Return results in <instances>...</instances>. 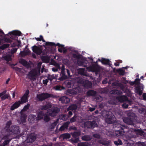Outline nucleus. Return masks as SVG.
Listing matches in <instances>:
<instances>
[{"instance_id": "obj_1", "label": "nucleus", "mask_w": 146, "mask_h": 146, "mask_svg": "<svg viewBox=\"0 0 146 146\" xmlns=\"http://www.w3.org/2000/svg\"><path fill=\"white\" fill-rule=\"evenodd\" d=\"M113 127L115 131L116 135L118 137L123 135L125 132L124 129H127L128 127L126 125H121L116 123L114 124Z\"/></svg>"}, {"instance_id": "obj_2", "label": "nucleus", "mask_w": 146, "mask_h": 146, "mask_svg": "<svg viewBox=\"0 0 146 146\" xmlns=\"http://www.w3.org/2000/svg\"><path fill=\"white\" fill-rule=\"evenodd\" d=\"M127 117L123 118V121L127 124L133 125L134 124L133 122L135 117V113L130 112L127 113Z\"/></svg>"}, {"instance_id": "obj_3", "label": "nucleus", "mask_w": 146, "mask_h": 146, "mask_svg": "<svg viewBox=\"0 0 146 146\" xmlns=\"http://www.w3.org/2000/svg\"><path fill=\"white\" fill-rule=\"evenodd\" d=\"M66 72L69 77L71 78V76L70 75V71L68 69H65L64 66L62 65L61 69V73L60 74L61 77L59 78V80L61 81L67 79L68 77L67 75L65 74V72Z\"/></svg>"}, {"instance_id": "obj_4", "label": "nucleus", "mask_w": 146, "mask_h": 146, "mask_svg": "<svg viewBox=\"0 0 146 146\" xmlns=\"http://www.w3.org/2000/svg\"><path fill=\"white\" fill-rule=\"evenodd\" d=\"M105 117V121L109 124L113 123L115 121V116L110 111H106V115H104Z\"/></svg>"}, {"instance_id": "obj_5", "label": "nucleus", "mask_w": 146, "mask_h": 146, "mask_svg": "<svg viewBox=\"0 0 146 146\" xmlns=\"http://www.w3.org/2000/svg\"><path fill=\"white\" fill-rule=\"evenodd\" d=\"M80 88L79 87H76L72 89L68 90L66 91V94L70 96L76 95L80 92Z\"/></svg>"}, {"instance_id": "obj_6", "label": "nucleus", "mask_w": 146, "mask_h": 146, "mask_svg": "<svg viewBox=\"0 0 146 146\" xmlns=\"http://www.w3.org/2000/svg\"><path fill=\"white\" fill-rule=\"evenodd\" d=\"M52 95L51 94L47 93H42L37 94L36 97L39 101H42L46 99L51 97Z\"/></svg>"}, {"instance_id": "obj_7", "label": "nucleus", "mask_w": 146, "mask_h": 146, "mask_svg": "<svg viewBox=\"0 0 146 146\" xmlns=\"http://www.w3.org/2000/svg\"><path fill=\"white\" fill-rule=\"evenodd\" d=\"M84 126L85 127L88 128L93 129L94 127H97L98 125L95 121H88L84 123Z\"/></svg>"}, {"instance_id": "obj_8", "label": "nucleus", "mask_w": 146, "mask_h": 146, "mask_svg": "<svg viewBox=\"0 0 146 146\" xmlns=\"http://www.w3.org/2000/svg\"><path fill=\"white\" fill-rule=\"evenodd\" d=\"M87 70L90 72H98L100 70V68L97 64H93L92 65L87 67Z\"/></svg>"}, {"instance_id": "obj_9", "label": "nucleus", "mask_w": 146, "mask_h": 146, "mask_svg": "<svg viewBox=\"0 0 146 146\" xmlns=\"http://www.w3.org/2000/svg\"><path fill=\"white\" fill-rule=\"evenodd\" d=\"M32 50L33 52L37 55H40L41 54L42 55H46V53L42 51L41 46L39 47L34 45L32 47Z\"/></svg>"}, {"instance_id": "obj_10", "label": "nucleus", "mask_w": 146, "mask_h": 146, "mask_svg": "<svg viewBox=\"0 0 146 146\" xmlns=\"http://www.w3.org/2000/svg\"><path fill=\"white\" fill-rule=\"evenodd\" d=\"M29 91L28 90H27L25 92V93L23 96L21 97V104L22 103H25L28 102V99L29 96Z\"/></svg>"}, {"instance_id": "obj_11", "label": "nucleus", "mask_w": 146, "mask_h": 146, "mask_svg": "<svg viewBox=\"0 0 146 146\" xmlns=\"http://www.w3.org/2000/svg\"><path fill=\"white\" fill-rule=\"evenodd\" d=\"M45 48H48L49 50L51 51L52 52H54L55 51V43L51 42H46L45 43V45H44Z\"/></svg>"}, {"instance_id": "obj_12", "label": "nucleus", "mask_w": 146, "mask_h": 146, "mask_svg": "<svg viewBox=\"0 0 146 146\" xmlns=\"http://www.w3.org/2000/svg\"><path fill=\"white\" fill-rule=\"evenodd\" d=\"M8 132H11L14 134H18L20 133L19 127L17 125L12 126L10 128Z\"/></svg>"}, {"instance_id": "obj_13", "label": "nucleus", "mask_w": 146, "mask_h": 146, "mask_svg": "<svg viewBox=\"0 0 146 146\" xmlns=\"http://www.w3.org/2000/svg\"><path fill=\"white\" fill-rule=\"evenodd\" d=\"M37 74L36 71L35 70H32L27 75L28 78L30 80H34L35 79V77Z\"/></svg>"}, {"instance_id": "obj_14", "label": "nucleus", "mask_w": 146, "mask_h": 146, "mask_svg": "<svg viewBox=\"0 0 146 146\" xmlns=\"http://www.w3.org/2000/svg\"><path fill=\"white\" fill-rule=\"evenodd\" d=\"M28 120L31 124L36 123L38 121L36 116L33 114H30L29 116Z\"/></svg>"}, {"instance_id": "obj_15", "label": "nucleus", "mask_w": 146, "mask_h": 146, "mask_svg": "<svg viewBox=\"0 0 146 146\" xmlns=\"http://www.w3.org/2000/svg\"><path fill=\"white\" fill-rule=\"evenodd\" d=\"M59 100L63 104H68L70 102V99L66 96L61 97L59 99Z\"/></svg>"}, {"instance_id": "obj_16", "label": "nucleus", "mask_w": 146, "mask_h": 146, "mask_svg": "<svg viewBox=\"0 0 146 146\" xmlns=\"http://www.w3.org/2000/svg\"><path fill=\"white\" fill-rule=\"evenodd\" d=\"M36 137L34 134H31L29 135L27 138V142L29 143H31L34 142L36 139Z\"/></svg>"}, {"instance_id": "obj_17", "label": "nucleus", "mask_w": 146, "mask_h": 146, "mask_svg": "<svg viewBox=\"0 0 146 146\" xmlns=\"http://www.w3.org/2000/svg\"><path fill=\"white\" fill-rule=\"evenodd\" d=\"M21 116L20 120L21 123L23 124L25 123L26 122V119L27 117V115L23 112L21 111L20 112Z\"/></svg>"}, {"instance_id": "obj_18", "label": "nucleus", "mask_w": 146, "mask_h": 146, "mask_svg": "<svg viewBox=\"0 0 146 146\" xmlns=\"http://www.w3.org/2000/svg\"><path fill=\"white\" fill-rule=\"evenodd\" d=\"M21 104V102L20 101L15 102L11 107V110L12 111L17 108Z\"/></svg>"}, {"instance_id": "obj_19", "label": "nucleus", "mask_w": 146, "mask_h": 146, "mask_svg": "<svg viewBox=\"0 0 146 146\" xmlns=\"http://www.w3.org/2000/svg\"><path fill=\"white\" fill-rule=\"evenodd\" d=\"M98 143L105 146H108L109 145L110 142L105 139H100L98 141Z\"/></svg>"}, {"instance_id": "obj_20", "label": "nucleus", "mask_w": 146, "mask_h": 146, "mask_svg": "<svg viewBox=\"0 0 146 146\" xmlns=\"http://www.w3.org/2000/svg\"><path fill=\"white\" fill-rule=\"evenodd\" d=\"M9 136L10 135H5L3 136V139L5 140L3 143L4 146L9 144L11 141V139L9 138Z\"/></svg>"}, {"instance_id": "obj_21", "label": "nucleus", "mask_w": 146, "mask_h": 146, "mask_svg": "<svg viewBox=\"0 0 146 146\" xmlns=\"http://www.w3.org/2000/svg\"><path fill=\"white\" fill-rule=\"evenodd\" d=\"M116 99L119 102H122L127 101V98L126 96L123 95L117 97Z\"/></svg>"}, {"instance_id": "obj_22", "label": "nucleus", "mask_w": 146, "mask_h": 146, "mask_svg": "<svg viewBox=\"0 0 146 146\" xmlns=\"http://www.w3.org/2000/svg\"><path fill=\"white\" fill-rule=\"evenodd\" d=\"M21 34V32L19 31H14L9 32V33L7 35H9L11 36H12V35L20 36ZM11 36L12 37V36Z\"/></svg>"}, {"instance_id": "obj_23", "label": "nucleus", "mask_w": 146, "mask_h": 146, "mask_svg": "<svg viewBox=\"0 0 146 146\" xmlns=\"http://www.w3.org/2000/svg\"><path fill=\"white\" fill-rule=\"evenodd\" d=\"M98 60L99 61L101 62L104 64L108 65L110 64V61L109 59L102 58L101 59H98Z\"/></svg>"}, {"instance_id": "obj_24", "label": "nucleus", "mask_w": 146, "mask_h": 146, "mask_svg": "<svg viewBox=\"0 0 146 146\" xmlns=\"http://www.w3.org/2000/svg\"><path fill=\"white\" fill-rule=\"evenodd\" d=\"M96 94V92L93 90H89L86 93L87 95L88 96H95Z\"/></svg>"}, {"instance_id": "obj_25", "label": "nucleus", "mask_w": 146, "mask_h": 146, "mask_svg": "<svg viewBox=\"0 0 146 146\" xmlns=\"http://www.w3.org/2000/svg\"><path fill=\"white\" fill-rule=\"evenodd\" d=\"M65 84L68 88H71L74 85L73 82L71 80H66L65 82Z\"/></svg>"}, {"instance_id": "obj_26", "label": "nucleus", "mask_w": 146, "mask_h": 146, "mask_svg": "<svg viewBox=\"0 0 146 146\" xmlns=\"http://www.w3.org/2000/svg\"><path fill=\"white\" fill-rule=\"evenodd\" d=\"M56 46L58 47V51L59 52L62 53L63 52V50L64 47V45L60 44L59 43H57L55 44V47Z\"/></svg>"}, {"instance_id": "obj_27", "label": "nucleus", "mask_w": 146, "mask_h": 146, "mask_svg": "<svg viewBox=\"0 0 146 146\" xmlns=\"http://www.w3.org/2000/svg\"><path fill=\"white\" fill-rule=\"evenodd\" d=\"M77 108V106L75 104H72L69 106L67 108V110L68 111L69 110H76Z\"/></svg>"}, {"instance_id": "obj_28", "label": "nucleus", "mask_w": 146, "mask_h": 146, "mask_svg": "<svg viewBox=\"0 0 146 146\" xmlns=\"http://www.w3.org/2000/svg\"><path fill=\"white\" fill-rule=\"evenodd\" d=\"M12 124L11 121H9L6 123V126L5 127V129H6L7 132H9L10 128V126Z\"/></svg>"}, {"instance_id": "obj_29", "label": "nucleus", "mask_w": 146, "mask_h": 146, "mask_svg": "<svg viewBox=\"0 0 146 146\" xmlns=\"http://www.w3.org/2000/svg\"><path fill=\"white\" fill-rule=\"evenodd\" d=\"M27 49L28 50V51H21L20 52V54L22 57L25 56L31 53V51L29 50V48H27Z\"/></svg>"}, {"instance_id": "obj_30", "label": "nucleus", "mask_w": 146, "mask_h": 146, "mask_svg": "<svg viewBox=\"0 0 146 146\" xmlns=\"http://www.w3.org/2000/svg\"><path fill=\"white\" fill-rule=\"evenodd\" d=\"M80 131H75L72 133V137L74 138H78L79 136L80 135Z\"/></svg>"}, {"instance_id": "obj_31", "label": "nucleus", "mask_w": 146, "mask_h": 146, "mask_svg": "<svg viewBox=\"0 0 146 146\" xmlns=\"http://www.w3.org/2000/svg\"><path fill=\"white\" fill-rule=\"evenodd\" d=\"M69 116L66 114H62L59 116V118L64 121L67 120L69 118Z\"/></svg>"}, {"instance_id": "obj_32", "label": "nucleus", "mask_w": 146, "mask_h": 146, "mask_svg": "<svg viewBox=\"0 0 146 146\" xmlns=\"http://www.w3.org/2000/svg\"><path fill=\"white\" fill-rule=\"evenodd\" d=\"M42 61L44 62L48 63L49 61V57L46 56H42L41 57Z\"/></svg>"}, {"instance_id": "obj_33", "label": "nucleus", "mask_w": 146, "mask_h": 146, "mask_svg": "<svg viewBox=\"0 0 146 146\" xmlns=\"http://www.w3.org/2000/svg\"><path fill=\"white\" fill-rule=\"evenodd\" d=\"M44 116V113L42 111L39 112L38 114L37 119V121L42 119Z\"/></svg>"}, {"instance_id": "obj_34", "label": "nucleus", "mask_w": 146, "mask_h": 146, "mask_svg": "<svg viewBox=\"0 0 146 146\" xmlns=\"http://www.w3.org/2000/svg\"><path fill=\"white\" fill-rule=\"evenodd\" d=\"M52 107V106L50 104L48 103L46 105L43 106L41 108V109L42 110H46L48 108H51Z\"/></svg>"}, {"instance_id": "obj_35", "label": "nucleus", "mask_w": 146, "mask_h": 146, "mask_svg": "<svg viewBox=\"0 0 146 146\" xmlns=\"http://www.w3.org/2000/svg\"><path fill=\"white\" fill-rule=\"evenodd\" d=\"M52 107V106L50 104L48 103L46 105L43 106L41 108V109L42 110H46L48 108H51Z\"/></svg>"}, {"instance_id": "obj_36", "label": "nucleus", "mask_w": 146, "mask_h": 146, "mask_svg": "<svg viewBox=\"0 0 146 146\" xmlns=\"http://www.w3.org/2000/svg\"><path fill=\"white\" fill-rule=\"evenodd\" d=\"M78 74L82 75H85V69L84 68H79L78 70Z\"/></svg>"}, {"instance_id": "obj_37", "label": "nucleus", "mask_w": 146, "mask_h": 146, "mask_svg": "<svg viewBox=\"0 0 146 146\" xmlns=\"http://www.w3.org/2000/svg\"><path fill=\"white\" fill-rule=\"evenodd\" d=\"M61 137L63 139H69L70 137V134L68 133L63 134L61 135Z\"/></svg>"}, {"instance_id": "obj_38", "label": "nucleus", "mask_w": 146, "mask_h": 146, "mask_svg": "<svg viewBox=\"0 0 146 146\" xmlns=\"http://www.w3.org/2000/svg\"><path fill=\"white\" fill-rule=\"evenodd\" d=\"M19 62L24 66H26L28 65L27 61L25 59H21L19 61Z\"/></svg>"}, {"instance_id": "obj_39", "label": "nucleus", "mask_w": 146, "mask_h": 146, "mask_svg": "<svg viewBox=\"0 0 146 146\" xmlns=\"http://www.w3.org/2000/svg\"><path fill=\"white\" fill-rule=\"evenodd\" d=\"M82 139L83 140L88 141L91 139V138L90 136L88 135H86L82 137Z\"/></svg>"}, {"instance_id": "obj_40", "label": "nucleus", "mask_w": 146, "mask_h": 146, "mask_svg": "<svg viewBox=\"0 0 146 146\" xmlns=\"http://www.w3.org/2000/svg\"><path fill=\"white\" fill-rule=\"evenodd\" d=\"M111 94L119 95H121L122 94V92L117 90H114L111 91Z\"/></svg>"}, {"instance_id": "obj_41", "label": "nucleus", "mask_w": 146, "mask_h": 146, "mask_svg": "<svg viewBox=\"0 0 146 146\" xmlns=\"http://www.w3.org/2000/svg\"><path fill=\"white\" fill-rule=\"evenodd\" d=\"M71 142L72 143H77L79 141V138H72L70 139Z\"/></svg>"}, {"instance_id": "obj_42", "label": "nucleus", "mask_w": 146, "mask_h": 146, "mask_svg": "<svg viewBox=\"0 0 146 146\" xmlns=\"http://www.w3.org/2000/svg\"><path fill=\"white\" fill-rule=\"evenodd\" d=\"M114 143L117 146L121 145L123 144L121 140L119 139H118L117 141H114Z\"/></svg>"}, {"instance_id": "obj_43", "label": "nucleus", "mask_w": 146, "mask_h": 146, "mask_svg": "<svg viewBox=\"0 0 146 146\" xmlns=\"http://www.w3.org/2000/svg\"><path fill=\"white\" fill-rule=\"evenodd\" d=\"M77 115L76 114H75L73 117L71 118L70 121L71 123H73L76 121L77 118Z\"/></svg>"}, {"instance_id": "obj_44", "label": "nucleus", "mask_w": 146, "mask_h": 146, "mask_svg": "<svg viewBox=\"0 0 146 146\" xmlns=\"http://www.w3.org/2000/svg\"><path fill=\"white\" fill-rule=\"evenodd\" d=\"M10 45L9 44H3L0 47V48L1 49L3 50L6 48L9 47Z\"/></svg>"}, {"instance_id": "obj_45", "label": "nucleus", "mask_w": 146, "mask_h": 146, "mask_svg": "<svg viewBox=\"0 0 146 146\" xmlns=\"http://www.w3.org/2000/svg\"><path fill=\"white\" fill-rule=\"evenodd\" d=\"M4 59L7 62H9L11 59V56L10 55H6L3 57Z\"/></svg>"}, {"instance_id": "obj_46", "label": "nucleus", "mask_w": 146, "mask_h": 146, "mask_svg": "<svg viewBox=\"0 0 146 146\" xmlns=\"http://www.w3.org/2000/svg\"><path fill=\"white\" fill-rule=\"evenodd\" d=\"M117 72H118L119 75H124L125 74V71L119 68L117 70Z\"/></svg>"}, {"instance_id": "obj_47", "label": "nucleus", "mask_w": 146, "mask_h": 146, "mask_svg": "<svg viewBox=\"0 0 146 146\" xmlns=\"http://www.w3.org/2000/svg\"><path fill=\"white\" fill-rule=\"evenodd\" d=\"M30 106V105L29 104H27V105H25V106L24 107L23 109L21 111L23 112V111H27L29 108Z\"/></svg>"}, {"instance_id": "obj_48", "label": "nucleus", "mask_w": 146, "mask_h": 146, "mask_svg": "<svg viewBox=\"0 0 146 146\" xmlns=\"http://www.w3.org/2000/svg\"><path fill=\"white\" fill-rule=\"evenodd\" d=\"M93 136L94 138L99 139L101 138V135L99 133H96L93 134Z\"/></svg>"}, {"instance_id": "obj_49", "label": "nucleus", "mask_w": 146, "mask_h": 146, "mask_svg": "<svg viewBox=\"0 0 146 146\" xmlns=\"http://www.w3.org/2000/svg\"><path fill=\"white\" fill-rule=\"evenodd\" d=\"M136 93L139 96H141L142 94V91L141 90L140 88H138L136 89Z\"/></svg>"}, {"instance_id": "obj_50", "label": "nucleus", "mask_w": 146, "mask_h": 146, "mask_svg": "<svg viewBox=\"0 0 146 146\" xmlns=\"http://www.w3.org/2000/svg\"><path fill=\"white\" fill-rule=\"evenodd\" d=\"M135 132L140 135L143 134L144 133V131L142 130L139 129L135 130Z\"/></svg>"}, {"instance_id": "obj_51", "label": "nucleus", "mask_w": 146, "mask_h": 146, "mask_svg": "<svg viewBox=\"0 0 146 146\" xmlns=\"http://www.w3.org/2000/svg\"><path fill=\"white\" fill-rule=\"evenodd\" d=\"M69 124L70 122L69 121H67L64 123L63 125L66 129H67Z\"/></svg>"}, {"instance_id": "obj_52", "label": "nucleus", "mask_w": 146, "mask_h": 146, "mask_svg": "<svg viewBox=\"0 0 146 146\" xmlns=\"http://www.w3.org/2000/svg\"><path fill=\"white\" fill-rule=\"evenodd\" d=\"M69 124L70 122L69 121H67L64 123L63 125L66 129H67Z\"/></svg>"}, {"instance_id": "obj_53", "label": "nucleus", "mask_w": 146, "mask_h": 146, "mask_svg": "<svg viewBox=\"0 0 146 146\" xmlns=\"http://www.w3.org/2000/svg\"><path fill=\"white\" fill-rule=\"evenodd\" d=\"M9 96V94H5L4 96H2L1 97V99L2 100H4L7 98H8Z\"/></svg>"}, {"instance_id": "obj_54", "label": "nucleus", "mask_w": 146, "mask_h": 146, "mask_svg": "<svg viewBox=\"0 0 146 146\" xmlns=\"http://www.w3.org/2000/svg\"><path fill=\"white\" fill-rule=\"evenodd\" d=\"M50 119V118L48 115H46L44 116V120L45 121L48 122L49 121Z\"/></svg>"}, {"instance_id": "obj_55", "label": "nucleus", "mask_w": 146, "mask_h": 146, "mask_svg": "<svg viewBox=\"0 0 146 146\" xmlns=\"http://www.w3.org/2000/svg\"><path fill=\"white\" fill-rule=\"evenodd\" d=\"M78 146H88L86 143L81 142L78 143Z\"/></svg>"}, {"instance_id": "obj_56", "label": "nucleus", "mask_w": 146, "mask_h": 146, "mask_svg": "<svg viewBox=\"0 0 146 146\" xmlns=\"http://www.w3.org/2000/svg\"><path fill=\"white\" fill-rule=\"evenodd\" d=\"M73 57L75 58L79 59L80 58V55L79 54H73Z\"/></svg>"}, {"instance_id": "obj_57", "label": "nucleus", "mask_w": 146, "mask_h": 146, "mask_svg": "<svg viewBox=\"0 0 146 146\" xmlns=\"http://www.w3.org/2000/svg\"><path fill=\"white\" fill-rule=\"evenodd\" d=\"M18 49V48H13L11 51V52L12 54H14L15 53Z\"/></svg>"}, {"instance_id": "obj_58", "label": "nucleus", "mask_w": 146, "mask_h": 146, "mask_svg": "<svg viewBox=\"0 0 146 146\" xmlns=\"http://www.w3.org/2000/svg\"><path fill=\"white\" fill-rule=\"evenodd\" d=\"M48 81V79H46L45 80H43V83L45 85H47V83Z\"/></svg>"}, {"instance_id": "obj_59", "label": "nucleus", "mask_w": 146, "mask_h": 146, "mask_svg": "<svg viewBox=\"0 0 146 146\" xmlns=\"http://www.w3.org/2000/svg\"><path fill=\"white\" fill-rule=\"evenodd\" d=\"M140 80L139 78H136L134 81L135 82V84H138L140 83Z\"/></svg>"}, {"instance_id": "obj_60", "label": "nucleus", "mask_w": 146, "mask_h": 146, "mask_svg": "<svg viewBox=\"0 0 146 146\" xmlns=\"http://www.w3.org/2000/svg\"><path fill=\"white\" fill-rule=\"evenodd\" d=\"M7 91L6 90H4L2 92L0 93V97H1L6 94Z\"/></svg>"}, {"instance_id": "obj_61", "label": "nucleus", "mask_w": 146, "mask_h": 146, "mask_svg": "<svg viewBox=\"0 0 146 146\" xmlns=\"http://www.w3.org/2000/svg\"><path fill=\"white\" fill-rule=\"evenodd\" d=\"M5 34L3 31L0 29V37H2L3 35H4ZM1 42V38H0V42Z\"/></svg>"}, {"instance_id": "obj_62", "label": "nucleus", "mask_w": 146, "mask_h": 146, "mask_svg": "<svg viewBox=\"0 0 146 146\" xmlns=\"http://www.w3.org/2000/svg\"><path fill=\"white\" fill-rule=\"evenodd\" d=\"M122 107L123 108H127L128 107V104L124 103L122 105Z\"/></svg>"}, {"instance_id": "obj_63", "label": "nucleus", "mask_w": 146, "mask_h": 146, "mask_svg": "<svg viewBox=\"0 0 146 146\" xmlns=\"http://www.w3.org/2000/svg\"><path fill=\"white\" fill-rule=\"evenodd\" d=\"M55 78L54 77H52L51 76H49L48 77V80H50L51 81H52V80Z\"/></svg>"}, {"instance_id": "obj_64", "label": "nucleus", "mask_w": 146, "mask_h": 146, "mask_svg": "<svg viewBox=\"0 0 146 146\" xmlns=\"http://www.w3.org/2000/svg\"><path fill=\"white\" fill-rule=\"evenodd\" d=\"M66 129L65 127H64V126L63 125H62L60 127V129H59V130L60 131H62Z\"/></svg>"}]
</instances>
